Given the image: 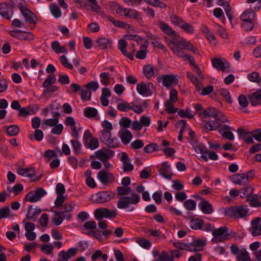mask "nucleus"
Wrapping results in <instances>:
<instances>
[{
	"label": "nucleus",
	"mask_w": 261,
	"mask_h": 261,
	"mask_svg": "<svg viewBox=\"0 0 261 261\" xmlns=\"http://www.w3.org/2000/svg\"><path fill=\"white\" fill-rule=\"evenodd\" d=\"M19 129L16 125H11L7 127V133L10 136H15L19 133Z\"/></svg>",
	"instance_id": "47"
},
{
	"label": "nucleus",
	"mask_w": 261,
	"mask_h": 261,
	"mask_svg": "<svg viewBox=\"0 0 261 261\" xmlns=\"http://www.w3.org/2000/svg\"><path fill=\"white\" fill-rule=\"evenodd\" d=\"M256 14L252 9H248L244 11L240 16V19L244 21H255Z\"/></svg>",
	"instance_id": "26"
},
{
	"label": "nucleus",
	"mask_w": 261,
	"mask_h": 261,
	"mask_svg": "<svg viewBox=\"0 0 261 261\" xmlns=\"http://www.w3.org/2000/svg\"><path fill=\"white\" fill-rule=\"evenodd\" d=\"M162 81V84L166 87H170L173 84H177L178 80L176 76L173 74H164L159 77Z\"/></svg>",
	"instance_id": "12"
},
{
	"label": "nucleus",
	"mask_w": 261,
	"mask_h": 261,
	"mask_svg": "<svg viewBox=\"0 0 261 261\" xmlns=\"http://www.w3.org/2000/svg\"><path fill=\"white\" fill-rule=\"evenodd\" d=\"M60 61L62 64L66 68L72 69L73 68L71 63L68 62V60L65 55H62L60 57Z\"/></svg>",
	"instance_id": "63"
},
{
	"label": "nucleus",
	"mask_w": 261,
	"mask_h": 261,
	"mask_svg": "<svg viewBox=\"0 0 261 261\" xmlns=\"http://www.w3.org/2000/svg\"><path fill=\"white\" fill-rule=\"evenodd\" d=\"M139 13L134 9H127L124 16L133 19L138 18Z\"/></svg>",
	"instance_id": "59"
},
{
	"label": "nucleus",
	"mask_w": 261,
	"mask_h": 261,
	"mask_svg": "<svg viewBox=\"0 0 261 261\" xmlns=\"http://www.w3.org/2000/svg\"><path fill=\"white\" fill-rule=\"evenodd\" d=\"M180 28L189 34H193L194 32V27L192 24L186 22L185 21Z\"/></svg>",
	"instance_id": "58"
},
{
	"label": "nucleus",
	"mask_w": 261,
	"mask_h": 261,
	"mask_svg": "<svg viewBox=\"0 0 261 261\" xmlns=\"http://www.w3.org/2000/svg\"><path fill=\"white\" fill-rule=\"evenodd\" d=\"M127 43L124 39H122L118 41V48L122 52L123 55L128 58L131 60L134 59V55L126 51V46Z\"/></svg>",
	"instance_id": "24"
},
{
	"label": "nucleus",
	"mask_w": 261,
	"mask_h": 261,
	"mask_svg": "<svg viewBox=\"0 0 261 261\" xmlns=\"http://www.w3.org/2000/svg\"><path fill=\"white\" fill-rule=\"evenodd\" d=\"M14 6L10 4H0V15L5 18L10 19L13 14Z\"/></svg>",
	"instance_id": "8"
},
{
	"label": "nucleus",
	"mask_w": 261,
	"mask_h": 261,
	"mask_svg": "<svg viewBox=\"0 0 261 261\" xmlns=\"http://www.w3.org/2000/svg\"><path fill=\"white\" fill-rule=\"evenodd\" d=\"M157 71V69L152 65L148 64L143 67L144 74L148 79L155 76Z\"/></svg>",
	"instance_id": "25"
},
{
	"label": "nucleus",
	"mask_w": 261,
	"mask_h": 261,
	"mask_svg": "<svg viewBox=\"0 0 261 261\" xmlns=\"http://www.w3.org/2000/svg\"><path fill=\"white\" fill-rule=\"evenodd\" d=\"M96 158L102 162L109 160L114 155V152L110 149L103 148L95 152Z\"/></svg>",
	"instance_id": "10"
},
{
	"label": "nucleus",
	"mask_w": 261,
	"mask_h": 261,
	"mask_svg": "<svg viewBox=\"0 0 261 261\" xmlns=\"http://www.w3.org/2000/svg\"><path fill=\"white\" fill-rule=\"evenodd\" d=\"M153 87V85L151 83L147 84L141 83L137 84V91L140 95L148 96L151 94L150 90V88Z\"/></svg>",
	"instance_id": "14"
},
{
	"label": "nucleus",
	"mask_w": 261,
	"mask_h": 261,
	"mask_svg": "<svg viewBox=\"0 0 261 261\" xmlns=\"http://www.w3.org/2000/svg\"><path fill=\"white\" fill-rule=\"evenodd\" d=\"M100 140L110 148H116L119 146V143L117 138L113 137L110 132H99Z\"/></svg>",
	"instance_id": "4"
},
{
	"label": "nucleus",
	"mask_w": 261,
	"mask_h": 261,
	"mask_svg": "<svg viewBox=\"0 0 261 261\" xmlns=\"http://www.w3.org/2000/svg\"><path fill=\"white\" fill-rule=\"evenodd\" d=\"M205 242L200 239L194 240L192 243H188L187 251H200L203 250Z\"/></svg>",
	"instance_id": "16"
},
{
	"label": "nucleus",
	"mask_w": 261,
	"mask_h": 261,
	"mask_svg": "<svg viewBox=\"0 0 261 261\" xmlns=\"http://www.w3.org/2000/svg\"><path fill=\"white\" fill-rule=\"evenodd\" d=\"M53 249L54 247L51 244H43L40 247L41 251L48 255L52 253Z\"/></svg>",
	"instance_id": "50"
},
{
	"label": "nucleus",
	"mask_w": 261,
	"mask_h": 261,
	"mask_svg": "<svg viewBox=\"0 0 261 261\" xmlns=\"http://www.w3.org/2000/svg\"><path fill=\"white\" fill-rule=\"evenodd\" d=\"M51 49L57 54L65 53L67 49L64 46H61L58 41H54L51 44Z\"/></svg>",
	"instance_id": "35"
},
{
	"label": "nucleus",
	"mask_w": 261,
	"mask_h": 261,
	"mask_svg": "<svg viewBox=\"0 0 261 261\" xmlns=\"http://www.w3.org/2000/svg\"><path fill=\"white\" fill-rule=\"evenodd\" d=\"M108 19L110 21L115 27L124 28L127 25V24L120 20H116L113 17L109 15L107 17Z\"/></svg>",
	"instance_id": "44"
},
{
	"label": "nucleus",
	"mask_w": 261,
	"mask_h": 261,
	"mask_svg": "<svg viewBox=\"0 0 261 261\" xmlns=\"http://www.w3.org/2000/svg\"><path fill=\"white\" fill-rule=\"evenodd\" d=\"M81 96L83 100H89L91 96V92L89 90L82 89L81 90Z\"/></svg>",
	"instance_id": "62"
},
{
	"label": "nucleus",
	"mask_w": 261,
	"mask_h": 261,
	"mask_svg": "<svg viewBox=\"0 0 261 261\" xmlns=\"http://www.w3.org/2000/svg\"><path fill=\"white\" fill-rule=\"evenodd\" d=\"M202 201L199 203L198 206L201 211L205 214H211L213 212V205L207 200L200 197Z\"/></svg>",
	"instance_id": "22"
},
{
	"label": "nucleus",
	"mask_w": 261,
	"mask_h": 261,
	"mask_svg": "<svg viewBox=\"0 0 261 261\" xmlns=\"http://www.w3.org/2000/svg\"><path fill=\"white\" fill-rule=\"evenodd\" d=\"M9 34L16 39L23 40H32L34 39V35L29 32H24L19 30L9 31Z\"/></svg>",
	"instance_id": "9"
},
{
	"label": "nucleus",
	"mask_w": 261,
	"mask_h": 261,
	"mask_svg": "<svg viewBox=\"0 0 261 261\" xmlns=\"http://www.w3.org/2000/svg\"><path fill=\"white\" fill-rule=\"evenodd\" d=\"M149 42L145 40L144 43L140 45V49L136 52V57L139 59H144L148 52L147 48Z\"/></svg>",
	"instance_id": "23"
},
{
	"label": "nucleus",
	"mask_w": 261,
	"mask_h": 261,
	"mask_svg": "<svg viewBox=\"0 0 261 261\" xmlns=\"http://www.w3.org/2000/svg\"><path fill=\"white\" fill-rule=\"evenodd\" d=\"M97 178L103 184L112 182L115 179V176L112 173L103 170L98 171L97 173Z\"/></svg>",
	"instance_id": "11"
},
{
	"label": "nucleus",
	"mask_w": 261,
	"mask_h": 261,
	"mask_svg": "<svg viewBox=\"0 0 261 261\" xmlns=\"http://www.w3.org/2000/svg\"><path fill=\"white\" fill-rule=\"evenodd\" d=\"M213 235L215 238H217L223 236H227L228 228L226 226L221 227L218 229H215L213 231Z\"/></svg>",
	"instance_id": "36"
},
{
	"label": "nucleus",
	"mask_w": 261,
	"mask_h": 261,
	"mask_svg": "<svg viewBox=\"0 0 261 261\" xmlns=\"http://www.w3.org/2000/svg\"><path fill=\"white\" fill-rule=\"evenodd\" d=\"M249 99L251 104L253 106H256L261 104V89L253 93L249 96Z\"/></svg>",
	"instance_id": "28"
},
{
	"label": "nucleus",
	"mask_w": 261,
	"mask_h": 261,
	"mask_svg": "<svg viewBox=\"0 0 261 261\" xmlns=\"http://www.w3.org/2000/svg\"><path fill=\"white\" fill-rule=\"evenodd\" d=\"M94 214L97 220H100L103 218L113 219L115 218L117 215L115 211L110 210L105 207H100L96 209Z\"/></svg>",
	"instance_id": "5"
},
{
	"label": "nucleus",
	"mask_w": 261,
	"mask_h": 261,
	"mask_svg": "<svg viewBox=\"0 0 261 261\" xmlns=\"http://www.w3.org/2000/svg\"><path fill=\"white\" fill-rule=\"evenodd\" d=\"M174 102H171L168 100L165 101V111H167L168 113L172 114L177 111V109L174 107Z\"/></svg>",
	"instance_id": "48"
},
{
	"label": "nucleus",
	"mask_w": 261,
	"mask_h": 261,
	"mask_svg": "<svg viewBox=\"0 0 261 261\" xmlns=\"http://www.w3.org/2000/svg\"><path fill=\"white\" fill-rule=\"evenodd\" d=\"M221 123L222 122L216 119L215 120L208 121L205 123L204 127L207 129L214 130L220 127Z\"/></svg>",
	"instance_id": "33"
},
{
	"label": "nucleus",
	"mask_w": 261,
	"mask_h": 261,
	"mask_svg": "<svg viewBox=\"0 0 261 261\" xmlns=\"http://www.w3.org/2000/svg\"><path fill=\"white\" fill-rule=\"evenodd\" d=\"M97 114V110L92 107H87L84 110V115L87 118H93Z\"/></svg>",
	"instance_id": "43"
},
{
	"label": "nucleus",
	"mask_w": 261,
	"mask_h": 261,
	"mask_svg": "<svg viewBox=\"0 0 261 261\" xmlns=\"http://www.w3.org/2000/svg\"><path fill=\"white\" fill-rule=\"evenodd\" d=\"M237 132L240 136V138L242 139L245 143L250 144L254 143L252 132H246L243 128L240 127L238 129Z\"/></svg>",
	"instance_id": "19"
},
{
	"label": "nucleus",
	"mask_w": 261,
	"mask_h": 261,
	"mask_svg": "<svg viewBox=\"0 0 261 261\" xmlns=\"http://www.w3.org/2000/svg\"><path fill=\"white\" fill-rule=\"evenodd\" d=\"M54 212L55 215V217L53 220V222L56 225H59L62 223L63 220V218L61 215V214H63L64 212L54 211Z\"/></svg>",
	"instance_id": "51"
},
{
	"label": "nucleus",
	"mask_w": 261,
	"mask_h": 261,
	"mask_svg": "<svg viewBox=\"0 0 261 261\" xmlns=\"http://www.w3.org/2000/svg\"><path fill=\"white\" fill-rule=\"evenodd\" d=\"M159 172L160 175L168 179H170L172 176V173L167 163H163L162 164L161 168L159 170Z\"/></svg>",
	"instance_id": "27"
},
{
	"label": "nucleus",
	"mask_w": 261,
	"mask_h": 261,
	"mask_svg": "<svg viewBox=\"0 0 261 261\" xmlns=\"http://www.w3.org/2000/svg\"><path fill=\"white\" fill-rule=\"evenodd\" d=\"M132 192V189L129 187L121 186L117 188L118 196H125L130 194Z\"/></svg>",
	"instance_id": "42"
},
{
	"label": "nucleus",
	"mask_w": 261,
	"mask_h": 261,
	"mask_svg": "<svg viewBox=\"0 0 261 261\" xmlns=\"http://www.w3.org/2000/svg\"><path fill=\"white\" fill-rule=\"evenodd\" d=\"M85 146L91 150H94L99 147V141L97 138L93 137L88 142L87 145Z\"/></svg>",
	"instance_id": "53"
},
{
	"label": "nucleus",
	"mask_w": 261,
	"mask_h": 261,
	"mask_svg": "<svg viewBox=\"0 0 261 261\" xmlns=\"http://www.w3.org/2000/svg\"><path fill=\"white\" fill-rule=\"evenodd\" d=\"M97 46L101 49H109L112 48V41L111 40L101 37L97 39L96 41Z\"/></svg>",
	"instance_id": "20"
},
{
	"label": "nucleus",
	"mask_w": 261,
	"mask_h": 261,
	"mask_svg": "<svg viewBox=\"0 0 261 261\" xmlns=\"http://www.w3.org/2000/svg\"><path fill=\"white\" fill-rule=\"evenodd\" d=\"M131 102L128 103L125 101H122L117 105V109L120 111L127 112L130 110Z\"/></svg>",
	"instance_id": "46"
},
{
	"label": "nucleus",
	"mask_w": 261,
	"mask_h": 261,
	"mask_svg": "<svg viewBox=\"0 0 261 261\" xmlns=\"http://www.w3.org/2000/svg\"><path fill=\"white\" fill-rule=\"evenodd\" d=\"M178 114L181 118H188L191 119L194 117L189 109H187L186 110H180L178 112Z\"/></svg>",
	"instance_id": "55"
},
{
	"label": "nucleus",
	"mask_w": 261,
	"mask_h": 261,
	"mask_svg": "<svg viewBox=\"0 0 261 261\" xmlns=\"http://www.w3.org/2000/svg\"><path fill=\"white\" fill-rule=\"evenodd\" d=\"M200 115L203 114L205 117H213L216 120L220 121L222 122H228V120L225 115L220 110H216L215 108H208L200 113Z\"/></svg>",
	"instance_id": "3"
},
{
	"label": "nucleus",
	"mask_w": 261,
	"mask_h": 261,
	"mask_svg": "<svg viewBox=\"0 0 261 261\" xmlns=\"http://www.w3.org/2000/svg\"><path fill=\"white\" fill-rule=\"evenodd\" d=\"M177 53V56L179 58L182 59V60L184 61H186L188 60L190 63H193V57L188 54H187L185 53L184 50L182 51H180L179 53Z\"/></svg>",
	"instance_id": "49"
},
{
	"label": "nucleus",
	"mask_w": 261,
	"mask_h": 261,
	"mask_svg": "<svg viewBox=\"0 0 261 261\" xmlns=\"http://www.w3.org/2000/svg\"><path fill=\"white\" fill-rule=\"evenodd\" d=\"M204 221L201 219H192L190 221V227L194 229H201L203 225Z\"/></svg>",
	"instance_id": "38"
},
{
	"label": "nucleus",
	"mask_w": 261,
	"mask_h": 261,
	"mask_svg": "<svg viewBox=\"0 0 261 261\" xmlns=\"http://www.w3.org/2000/svg\"><path fill=\"white\" fill-rule=\"evenodd\" d=\"M120 160L123 163V169L124 172H129L133 170L134 166L131 164L130 161L126 153H122Z\"/></svg>",
	"instance_id": "21"
},
{
	"label": "nucleus",
	"mask_w": 261,
	"mask_h": 261,
	"mask_svg": "<svg viewBox=\"0 0 261 261\" xmlns=\"http://www.w3.org/2000/svg\"><path fill=\"white\" fill-rule=\"evenodd\" d=\"M115 196L111 191L100 192L92 196L93 200L99 203H103L110 201Z\"/></svg>",
	"instance_id": "6"
},
{
	"label": "nucleus",
	"mask_w": 261,
	"mask_h": 261,
	"mask_svg": "<svg viewBox=\"0 0 261 261\" xmlns=\"http://www.w3.org/2000/svg\"><path fill=\"white\" fill-rule=\"evenodd\" d=\"M193 148L195 152L200 153L202 154L201 159L205 162L207 161L208 159L206 155L204 154L206 152V148L202 144H200L197 145H193Z\"/></svg>",
	"instance_id": "34"
},
{
	"label": "nucleus",
	"mask_w": 261,
	"mask_h": 261,
	"mask_svg": "<svg viewBox=\"0 0 261 261\" xmlns=\"http://www.w3.org/2000/svg\"><path fill=\"white\" fill-rule=\"evenodd\" d=\"M131 196H122L117 202V207L120 209L127 208L130 204H137L140 202V196L136 193H132Z\"/></svg>",
	"instance_id": "2"
},
{
	"label": "nucleus",
	"mask_w": 261,
	"mask_h": 261,
	"mask_svg": "<svg viewBox=\"0 0 261 261\" xmlns=\"http://www.w3.org/2000/svg\"><path fill=\"white\" fill-rule=\"evenodd\" d=\"M41 213L40 209L34 208L32 206H30L27 208V214L25 220H35L36 215H39Z\"/></svg>",
	"instance_id": "29"
},
{
	"label": "nucleus",
	"mask_w": 261,
	"mask_h": 261,
	"mask_svg": "<svg viewBox=\"0 0 261 261\" xmlns=\"http://www.w3.org/2000/svg\"><path fill=\"white\" fill-rule=\"evenodd\" d=\"M100 77L101 79V83L107 86L110 84V76L109 73L107 72H102L100 74Z\"/></svg>",
	"instance_id": "61"
},
{
	"label": "nucleus",
	"mask_w": 261,
	"mask_h": 261,
	"mask_svg": "<svg viewBox=\"0 0 261 261\" xmlns=\"http://www.w3.org/2000/svg\"><path fill=\"white\" fill-rule=\"evenodd\" d=\"M146 36L148 39L151 40V43L154 47H157L160 49H164V45L161 42L159 39L155 36L149 32L146 33Z\"/></svg>",
	"instance_id": "31"
},
{
	"label": "nucleus",
	"mask_w": 261,
	"mask_h": 261,
	"mask_svg": "<svg viewBox=\"0 0 261 261\" xmlns=\"http://www.w3.org/2000/svg\"><path fill=\"white\" fill-rule=\"evenodd\" d=\"M90 4L89 7L87 8L88 10L99 13L100 10V7L98 5L96 0H87Z\"/></svg>",
	"instance_id": "40"
},
{
	"label": "nucleus",
	"mask_w": 261,
	"mask_h": 261,
	"mask_svg": "<svg viewBox=\"0 0 261 261\" xmlns=\"http://www.w3.org/2000/svg\"><path fill=\"white\" fill-rule=\"evenodd\" d=\"M46 191L42 188H38L35 191L29 192L26 195L25 198L31 202H35L40 200L44 195Z\"/></svg>",
	"instance_id": "7"
},
{
	"label": "nucleus",
	"mask_w": 261,
	"mask_h": 261,
	"mask_svg": "<svg viewBox=\"0 0 261 261\" xmlns=\"http://www.w3.org/2000/svg\"><path fill=\"white\" fill-rule=\"evenodd\" d=\"M176 45L178 46L179 48L184 49H188L191 50L193 52L196 51L195 48L194 46L191 44L190 42L186 41H181L178 42L176 43Z\"/></svg>",
	"instance_id": "37"
},
{
	"label": "nucleus",
	"mask_w": 261,
	"mask_h": 261,
	"mask_svg": "<svg viewBox=\"0 0 261 261\" xmlns=\"http://www.w3.org/2000/svg\"><path fill=\"white\" fill-rule=\"evenodd\" d=\"M17 173L20 175L31 178L35 176V170L33 168H18L17 170Z\"/></svg>",
	"instance_id": "30"
},
{
	"label": "nucleus",
	"mask_w": 261,
	"mask_h": 261,
	"mask_svg": "<svg viewBox=\"0 0 261 261\" xmlns=\"http://www.w3.org/2000/svg\"><path fill=\"white\" fill-rule=\"evenodd\" d=\"M248 80L252 82L259 84L261 82V79L259 76V74L257 72H252L248 74Z\"/></svg>",
	"instance_id": "45"
},
{
	"label": "nucleus",
	"mask_w": 261,
	"mask_h": 261,
	"mask_svg": "<svg viewBox=\"0 0 261 261\" xmlns=\"http://www.w3.org/2000/svg\"><path fill=\"white\" fill-rule=\"evenodd\" d=\"M159 258L160 261H173V257L170 256L169 254L165 251H162Z\"/></svg>",
	"instance_id": "64"
},
{
	"label": "nucleus",
	"mask_w": 261,
	"mask_h": 261,
	"mask_svg": "<svg viewBox=\"0 0 261 261\" xmlns=\"http://www.w3.org/2000/svg\"><path fill=\"white\" fill-rule=\"evenodd\" d=\"M232 181L239 185H245L248 182V175L246 173L236 174L231 176Z\"/></svg>",
	"instance_id": "17"
},
{
	"label": "nucleus",
	"mask_w": 261,
	"mask_h": 261,
	"mask_svg": "<svg viewBox=\"0 0 261 261\" xmlns=\"http://www.w3.org/2000/svg\"><path fill=\"white\" fill-rule=\"evenodd\" d=\"M261 218L259 217L253 219L251 222V227L250 231L253 236L261 234Z\"/></svg>",
	"instance_id": "13"
},
{
	"label": "nucleus",
	"mask_w": 261,
	"mask_h": 261,
	"mask_svg": "<svg viewBox=\"0 0 261 261\" xmlns=\"http://www.w3.org/2000/svg\"><path fill=\"white\" fill-rule=\"evenodd\" d=\"M50 9L51 14L56 17L59 18L61 15V11L60 9L56 5H51L50 6Z\"/></svg>",
	"instance_id": "60"
},
{
	"label": "nucleus",
	"mask_w": 261,
	"mask_h": 261,
	"mask_svg": "<svg viewBox=\"0 0 261 261\" xmlns=\"http://www.w3.org/2000/svg\"><path fill=\"white\" fill-rule=\"evenodd\" d=\"M159 26L161 30L167 34L172 35L175 37H178L176 34V32L173 31L172 28L167 23L161 21L159 22Z\"/></svg>",
	"instance_id": "32"
},
{
	"label": "nucleus",
	"mask_w": 261,
	"mask_h": 261,
	"mask_svg": "<svg viewBox=\"0 0 261 261\" xmlns=\"http://www.w3.org/2000/svg\"><path fill=\"white\" fill-rule=\"evenodd\" d=\"M237 258L238 261H250L249 254L245 249L240 250V252Z\"/></svg>",
	"instance_id": "41"
},
{
	"label": "nucleus",
	"mask_w": 261,
	"mask_h": 261,
	"mask_svg": "<svg viewBox=\"0 0 261 261\" xmlns=\"http://www.w3.org/2000/svg\"><path fill=\"white\" fill-rule=\"evenodd\" d=\"M249 209L246 205L231 206L225 211L226 216L230 218H241L248 215Z\"/></svg>",
	"instance_id": "1"
},
{
	"label": "nucleus",
	"mask_w": 261,
	"mask_h": 261,
	"mask_svg": "<svg viewBox=\"0 0 261 261\" xmlns=\"http://www.w3.org/2000/svg\"><path fill=\"white\" fill-rule=\"evenodd\" d=\"M132 133L127 129L122 130L120 135V138L122 142L124 144H127L132 138Z\"/></svg>",
	"instance_id": "39"
},
{
	"label": "nucleus",
	"mask_w": 261,
	"mask_h": 261,
	"mask_svg": "<svg viewBox=\"0 0 261 261\" xmlns=\"http://www.w3.org/2000/svg\"><path fill=\"white\" fill-rule=\"evenodd\" d=\"M170 19L171 22L173 24L179 27H180L184 22V20L182 18L174 14L171 15L170 16Z\"/></svg>",
	"instance_id": "52"
},
{
	"label": "nucleus",
	"mask_w": 261,
	"mask_h": 261,
	"mask_svg": "<svg viewBox=\"0 0 261 261\" xmlns=\"http://www.w3.org/2000/svg\"><path fill=\"white\" fill-rule=\"evenodd\" d=\"M101 126L103 128V129L100 130L99 132H110L113 129V126L111 123L106 120H105L102 122Z\"/></svg>",
	"instance_id": "57"
},
{
	"label": "nucleus",
	"mask_w": 261,
	"mask_h": 261,
	"mask_svg": "<svg viewBox=\"0 0 261 261\" xmlns=\"http://www.w3.org/2000/svg\"><path fill=\"white\" fill-rule=\"evenodd\" d=\"M20 10L24 17L26 21L30 23H36V16L32 11L22 6L20 7Z\"/></svg>",
	"instance_id": "18"
},
{
	"label": "nucleus",
	"mask_w": 261,
	"mask_h": 261,
	"mask_svg": "<svg viewBox=\"0 0 261 261\" xmlns=\"http://www.w3.org/2000/svg\"><path fill=\"white\" fill-rule=\"evenodd\" d=\"M56 81V77L54 74H49L48 75L47 79L44 81L42 84V86L44 88H47L51 84L55 83Z\"/></svg>",
	"instance_id": "56"
},
{
	"label": "nucleus",
	"mask_w": 261,
	"mask_h": 261,
	"mask_svg": "<svg viewBox=\"0 0 261 261\" xmlns=\"http://www.w3.org/2000/svg\"><path fill=\"white\" fill-rule=\"evenodd\" d=\"M71 143L74 149V153L76 155L80 154L81 150V144L77 141V139L71 140Z\"/></svg>",
	"instance_id": "54"
},
{
	"label": "nucleus",
	"mask_w": 261,
	"mask_h": 261,
	"mask_svg": "<svg viewBox=\"0 0 261 261\" xmlns=\"http://www.w3.org/2000/svg\"><path fill=\"white\" fill-rule=\"evenodd\" d=\"M212 63L213 66L220 71H224L229 68V63L224 59L214 58Z\"/></svg>",
	"instance_id": "15"
}]
</instances>
